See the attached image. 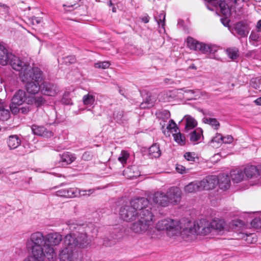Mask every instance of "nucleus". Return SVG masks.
I'll list each match as a JSON object with an SVG mask.
<instances>
[{
	"instance_id": "1",
	"label": "nucleus",
	"mask_w": 261,
	"mask_h": 261,
	"mask_svg": "<svg viewBox=\"0 0 261 261\" xmlns=\"http://www.w3.org/2000/svg\"><path fill=\"white\" fill-rule=\"evenodd\" d=\"M70 233L64 237L63 241L68 247L86 248L91 244V238L88 234L89 227L85 224L70 223Z\"/></svg>"
},
{
	"instance_id": "2",
	"label": "nucleus",
	"mask_w": 261,
	"mask_h": 261,
	"mask_svg": "<svg viewBox=\"0 0 261 261\" xmlns=\"http://www.w3.org/2000/svg\"><path fill=\"white\" fill-rule=\"evenodd\" d=\"M188 226L183 228L182 236L186 241H192L196 235L206 236L212 233L210 223L205 219L195 221L193 224L188 222Z\"/></svg>"
},
{
	"instance_id": "3",
	"label": "nucleus",
	"mask_w": 261,
	"mask_h": 261,
	"mask_svg": "<svg viewBox=\"0 0 261 261\" xmlns=\"http://www.w3.org/2000/svg\"><path fill=\"white\" fill-rule=\"evenodd\" d=\"M184 227L181 226V223L178 221L168 219L159 221L156 224V228L159 230H166L170 236L180 233Z\"/></svg>"
},
{
	"instance_id": "4",
	"label": "nucleus",
	"mask_w": 261,
	"mask_h": 261,
	"mask_svg": "<svg viewBox=\"0 0 261 261\" xmlns=\"http://www.w3.org/2000/svg\"><path fill=\"white\" fill-rule=\"evenodd\" d=\"M146 215L141 214L138 216V220L134 223L131 227L133 232L137 233H143L149 229L152 224V213L146 212Z\"/></svg>"
},
{
	"instance_id": "5",
	"label": "nucleus",
	"mask_w": 261,
	"mask_h": 261,
	"mask_svg": "<svg viewBox=\"0 0 261 261\" xmlns=\"http://www.w3.org/2000/svg\"><path fill=\"white\" fill-rule=\"evenodd\" d=\"M42 72L38 67H32L29 64L19 73L21 81L25 83L36 79H42Z\"/></svg>"
},
{
	"instance_id": "6",
	"label": "nucleus",
	"mask_w": 261,
	"mask_h": 261,
	"mask_svg": "<svg viewBox=\"0 0 261 261\" xmlns=\"http://www.w3.org/2000/svg\"><path fill=\"white\" fill-rule=\"evenodd\" d=\"M188 46L195 51H200L202 54H207L215 53L217 51L216 46L212 44H207L199 42L191 37H188L187 39Z\"/></svg>"
},
{
	"instance_id": "7",
	"label": "nucleus",
	"mask_w": 261,
	"mask_h": 261,
	"mask_svg": "<svg viewBox=\"0 0 261 261\" xmlns=\"http://www.w3.org/2000/svg\"><path fill=\"white\" fill-rule=\"evenodd\" d=\"M130 204L137 211L138 216H141V214L146 215L147 212L152 213L151 204L149 203L148 199L144 197L134 198L130 201Z\"/></svg>"
},
{
	"instance_id": "8",
	"label": "nucleus",
	"mask_w": 261,
	"mask_h": 261,
	"mask_svg": "<svg viewBox=\"0 0 261 261\" xmlns=\"http://www.w3.org/2000/svg\"><path fill=\"white\" fill-rule=\"evenodd\" d=\"M207 9L214 11L220 9L222 14L225 17H227L230 14V10L228 5L222 0H205Z\"/></svg>"
},
{
	"instance_id": "9",
	"label": "nucleus",
	"mask_w": 261,
	"mask_h": 261,
	"mask_svg": "<svg viewBox=\"0 0 261 261\" xmlns=\"http://www.w3.org/2000/svg\"><path fill=\"white\" fill-rule=\"evenodd\" d=\"M68 247L60 251V258L61 261H80L81 254L75 249Z\"/></svg>"
},
{
	"instance_id": "10",
	"label": "nucleus",
	"mask_w": 261,
	"mask_h": 261,
	"mask_svg": "<svg viewBox=\"0 0 261 261\" xmlns=\"http://www.w3.org/2000/svg\"><path fill=\"white\" fill-rule=\"evenodd\" d=\"M121 218L126 221H133L138 217V214L130 204L122 206L120 210Z\"/></svg>"
},
{
	"instance_id": "11",
	"label": "nucleus",
	"mask_w": 261,
	"mask_h": 261,
	"mask_svg": "<svg viewBox=\"0 0 261 261\" xmlns=\"http://www.w3.org/2000/svg\"><path fill=\"white\" fill-rule=\"evenodd\" d=\"M218 177L216 175H211L206 177L205 178L199 181L200 190H210L215 188L217 184Z\"/></svg>"
},
{
	"instance_id": "12",
	"label": "nucleus",
	"mask_w": 261,
	"mask_h": 261,
	"mask_svg": "<svg viewBox=\"0 0 261 261\" xmlns=\"http://www.w3.org/2000/svg\"><path fill=\"white\" fill-rule=\"evenodd\" d=\"M44 243H46L45 236H44L42 232L40 231H36L31 233L27 242V245L30 246L43 245Z\"/></svg>"
},
{
	"instance_id": "13",
	"label": "nucleus",
	"mask_w": 261,
	"mask_h": 261,
	"mask_svg": "<svg viewBox=\"0 0 261 261\" xmlns=\"http://www.w3.org/2000/svg\"><path fill=\"white\" fill-rule=\"evenodd\" d=\"M249 32V29L247 24L244 21H239L234 24L232 29V33L234 35L239 36L241 37H246Z\"/></svg>"
},
{
	"instance_id": "14",
	"label": "nucleus",
	"mask_w": 261,
	"mask_h": 261,
	"mask_svg": "<svg viewBox=\"0 0 261 261\" xmlns=\"http://www.w3.org/2000/svg\"><path fill=\"white\" fill-rule=\"evenodd\" d=\"M10 56L8 64H10L13 69L16 71L20 72L28 64L12 54Z\"/></svg>"
},
{
	"instance_id": "15",
	"label": "nucleus",
	"mask_w": 261,
	"mask_h": 261,
	"mask_svg": "<svg viewBox=\"0 0 261 261\" xmlns=\"http://www.w3.org/2000/svg\"><path fill=\"white\" fill-rule=\"evenodd\" d=\"M62 240V236L57 232H50L45 236V242L52 246L59 245Z\"/></svg>"
},
{
	"instance_id": "16",
	"label": "nucleus",
	"mask_w": 261,
	"mask_h": 261,
	"mask_svg": "<svg viewBox=\"0 0 261 261\" xmlns=\"http://www.w3.org/2000/svg\"><path fill=\"white\" fill-rule=\"evenodd\" d=\"M41 91L45 95L54 96L57 93L58 89L56 85L44 82L42 84Z\"/></svg>"
},
{
	"instance_id": "17",
	"label": "nucleus",
	"mask_w": 261,
	"mask_h": 261,
	"mask_svg": "<svg viewBox=\"0 0 261 261\" xmlns=\"http://www.w3.org/2000/svg\"><path fill=\"white\" fill-rule=\"evenodd\" d=\"M41 79H36L34 81L25 83V89L28 93L31 94H37L40 90L41 87L39 84Z\"/></svg>"
},
{
	"instance_id": "18",
	"label": "nucleus",
	"mask_w": 261,
	"mask_h": 261,
	"mask_svg": "<svg viewBox=\"0 0 261 261\" xmlns=\"http://www.w3.org/2000/svg\"><path fill=\"white\" fill-rule=\"evenodd\" d=\"M26 93L24 90H19L15 92L13 95L11 101L13 105H17L18 106L22 105L24 102L27 103Z\"/></svg>"
},
{
	"instance_id": "19",
	"label": "nucleus",
	"mask_w": 261,
	"mask_h": 261,
	"mask_svg": "<svg viewBox=\"0 0 261 261\" xmlns=\"http://www.w3.org/2000/svg\"><path fill=\"white\" fill-rule=\"evenodd\" d=\"M180 194L179 188L173 187L169 189L166 195L169 201H171V202L177 203L179 201Z\"/></svg>"
},
{
	"instance_id": "20",
	"label": "nucleus",
	"mask_w": 261,
	"mask_h": 261,
	"mask_svg": "<svg viewBox=\"0 0 261 261\" xmlns=\"http://www.w3.org/2000/svg\"><path fill=\"white\" fill-rule=\"evenodd\" d=\"M113 119L119 124L125 123L128 119L126 113L120 108H116L113 115Z\"/></svg>"
},
{
	"instance_id": "21",
	"label": "nucleus",
	"mask_w": 261,
	"mask_h": 261,
	"mask_svg": "<svg viewBox=\"0 0 261 261\" xmlns=\"http://www.w3.org/2000/svg\"><path fill=\"white\" fill-rule=\"evenodd\" d=\"M32 130L34 135L44 137L48 138L53 136L52 132L47 130L46 128L43 126L33 125L32 126Z\"/></svg>"
},
{
	"instance_id": "22",
	"label": "nucleus",
	"mask_w": 261,
	"mask_h": 261,
	"mask_svg": "<svg viewBox=\"0 0 261 261\" xmlns=\"http://www.w3.org/2000/svg\"><path fill=\"white\" fill-rule=\"evenodd\" d=\"M153 201L155 203L164 207L167 206L169 201L166 194L159 192L153 195Z\"/></svg>"
},
{
	"instance_id": "23",
	"label": "nucleus",
	"mask_w": 261,
	"mask_h": 261,
	"mask_svg": "<svg viewBox=\"0 0 261 261\" xmlns=\"http://www.w3.org/2000/svg\"><path fill=\"white\" fill-rule=\"evenodd\" d=\"M30 248L32 250L31 256L41 261L44 260L45 253L44 252L43 245L31 246Z\"/></svg>"
},
{
	"instance_id": "24",
	"label": "nucleus",
	"mask_w": 261,
	"mask_h": 261,
	"mask_svg": "<svg viewBox=\"0 0 261 261\" xmlns=\"http://www.w3.org/2000/svg\"><path fill=\"white\" fill-rule=\"evenodd\" d=\"M21 140L18 135H10L7 139V144L10 149H14L20 145Z\"/></svg>"
},
{
	"instance_id": "25",
	"label": "nucleus",
	"mask_w": 261,
	"mask_h": 261,
	"mask_svg": "<svg viewBox=\"0 0 261 261\" xmlns=\"http://www.w3.org/2000/svg\"><path fill=\"white\" fill-rule=\"evenodd\" d=\"M217 184L220 189L225 191L228 189L230 186V179L228 175L222 174L218 177Z\"/></svg>"
},
{
	"instance_id": "26",
	"label": "nucleus",
	"mask_w": 261,
	"mask_h": 261,
	"mask_svg": "<svg viewBox=\"0 0 261 261\" xmlns=\"http://www.w3.org/2000/svg\"><path fill=\"white\" fill-rule=\"evenodd\" d=\"M46 102V100L41 96L28 97L27 99V103L32 105L34 109L43 106Z\"/></svg>"
},
{
	"instance_id": "27",
	"label": "nucleus",
	"mask_w": 261,
	"mask_h": 261,
	"mask_svg": "<svg viewBox=\"0 0 261 261\" xmlns=\"http://www.w3.org/2000/svg\"><path fill=\"white\" fill-rule=\"evenodd\" d=\"M212 229V233L221 232L223 231L225 226V222L220 219H214L210 222Z\"/></svg>"
},
{
	"instance_id": "28",
	"label": "nucleus",
	"mask_w": 261,
	"mask_h": 261,
	"mask_svg": "<svg viewBox=\"0 0 261 261\" xmlns=\"http://www.w3.org/2000/svg\"><path fill=\"white\" fill-rule=\"evenodd\" d=\"M10 55H12V53L9 52L4 45L0 44V64L3 65H7Z\"/></svg>"
},
{
	"instance_id": "29",
	"label": "nucleus",
	"mask_w": 261,
	"mask_h": 261,
	"mask_svg": "<svg viewBox=\"0 0 261 261\" xmlns=\"http://www.w3.org/2000/svg\"><path fill=\"white\" fill-rule=\"evenodd\" d=\"M75 160L74 155L69 152H65L62 155H60V161L63 163V165H67L70 164Z\"/></svg>"
},
{
	"instance_id": "30",
	"label": "nucleus",
	"mask_w": 261,
	"mask_h": 261,
	"mask_svg": "<svg viewBox=\"0 0 261 261\" xmlns=\"http://www.w3.org/2000/svg\"><path fill=\"white\" fill-rule=\"evenodd\" d=\"M244 173L248 178L257 177L258 176V168L251 165L245 168Z\"/></svg>"
},
{
	"instance_id": "31",
	"label": "nucleus",
	"mask_w": 261,
	"mask_h": 261,
	"mask_svg": "<svg viewBox=\"0 0 261 261\" xmlns=\"http://www.w3.org/2000/svg\"><path fill=\"white\" fill-rule=\"evenodd\" d=\"M43 247L45 257L46 256L48 260H53L56 258V252L52 246L47 244L46 243H44Z\"/></svg>"
},
{
	"instance_id": "32",
	"label": "nucleus",
	"mask_w": 261,
	"mask_h": 261,
	"mask_svg": "<svg viewBox=\"0 0 261 261\" xmlns=\"http://www.w3.org/2000/svg\"><path fill=\"white\" fill-rule=\"evenodd\" d=\"M161 154V152L158 144H154L149 148L148 155L150 158H157L160 156Z\"/></svg>"
},
{
	"instance_id": "33",
	"label": "nucleus",
	"mask_w": 261,
	"mask_h": 261,
	"mask_svg": "<svg viewBox=\"0 0 261 261\" xmlns=\"http://www.w3.org/2000/svg\"><path fill=\"white\" fill-rule=\"evenodd\" d=\"M230 176L233 181L239 182L241 181L244 178V173L241 170H236L231 171Z\"/></svg>"
},
{
	"instance_id": "34",
	"label": "nucleus",
	"mask_w": 261,
	"mask_h": 261,
	"mask_svg": "<svg viewBox=\"0 0 261 261\" xmlns=\"http://www.w3.org/2000/svg\"><path fill=\"white\" fill-rule=\"evenodd\" d=\"M202 121L205 124L210 125L215 130H218L220 125V123L216 118L204 117Z\"/></svg>"
},
{
	"instance_id": "35",
	"label": "nucleus",
	"mask_w": 261,
	"mask_h": 261,
	"mask_svg": "<svg viewBox=\"0 0 261 261\" xmlns=\"http://www.w3.org/2000/svg\"><path fill=\"white\" fill-rule=\"evenodd\" d=\"M185 191L187 193H193L196 191H201L200 190V185L199 184V181L196 182H191L186 186H185Z\"/></svg>"
},
{
	"instance_id": "36",
	"label": "nucleus",
	"mask_w": 261,
	"mask_h": 261,
	"mask_svg": "<svg viewBox=\"0 0 261 261\" xmlns=\"http://www.w3.org/2000/svg\"><path fill=\"white\" fill-rule=\"evenodd\" d=\"M223 137L220 133H216L215 137H213L209 144L213 147H218L219 144L223 143Z\"/></svg>"
},
{
	"instance_id": "37",
	"label": "nucleus",
	"mask_w": 261,
	"mask_h": 261,
	"mask_svg": "<svg viewBox=\"0 0 261 261\" xmlns=\"http://www.w3.org/2000/svg\"><path fill=\"white\" fill-rule=\"evenodd\" d=\"M186 125L185 129L189 130L193 128L197 125V122L196 120L190 116H186Z\"/></svg>"
},
{
	"instance_id": "38",
	"label": "nucleus",
	"mask_w": 261,
	"mask_h": 261,
	"mask_svg": "<svg viewBox=\"0 0 261 261\" xmlns=\"http://www.w3.org/2000/svg\"><path fill=\"white\" fill-rule=\"evenodd\" d=\"M83 102L84 105L92 106L95 101V96L90 94L85 95L83 97Z\"/></svg>"
},
{
	"instance_id": "39",
	"label": "nucleus",
	"mask_w": 261,
	"mask_h": 261,
	"mask_svg": "<svg viewBox=\"0 0 261 261\" xmlns=\"http://www.w3.org/2000/svg\"><path fill=\"white\" fill-rule=\"evenodd\" d=\"M174 141L180 145H184L186 144V138L184 135L180 132L175 133L173 134Z\"/></svg>"
},
{
	"instance_id": "40",
	"label": "nucleus",
	"mask_w": 261,
	"mask_h": 261,
	"mask_svg": "<svg viewBox=\"0 0 261 261\" xmlns=\"http://www.w3.org/2000/svg\"><path fill=\"white\" fill-rule=\"evenodd\" d=\"M9 15V7L2 3H0V17L6 19Z\"/></svg>"
},
{
	"instance_id": "41",
	"label": "nucleus",
	"mask_w": 261,
	"mask_h": 261,
	"mask_svg": "<svg viewBox=\"0 0 261 261\" xmlns=\"http://www.w3.org/2000/svg\"><path fill=\"white\" fill-rule=\"evenodd\" d=\"M202 130L201 129H196L193 130L190 134V141L192 142L198 141L201 136Z\"/></svg>"
},
{
	"instance_id": "42",
	"label": "nucleus",
	"mask_w": 261,
	"mask_h": 261,
	"mask_svg": "<svg viewBox=\"0 0 261 261\" xmlns=\"http://www.w3.org/2000/svg\"><path fill=\"white\" fill-rule=\"evenodd\" d=\"M250 85L252 88L261 90V78L257 77L252 79L250 81Z\"/></svg>"
},
{
	"instance_id": "43",
	"label": "nucleus",
	"mask_w": 261,
	"mask_h": 261,
	"mask_svg": "<svg viewBox=\"0 0 261 261\" xmlns=\"http://www.w3.org/2000/svg\"><path fill=\"white\" fill-rule=\"evenodd\" d=\"M10 113L8 109L0 106V120L2 121L7 120L10 117Z\"/></svg>"
},
{
	"instance_id": "44",
	"label": "nucleus",
	"mask_w": 261,
	"mask_h": 261,
	"mask_svg": "<svg viewBox=\"0 0 261 261\" xmlns=\"http://www.w3.org/2000/svg\"><path fill=\"white\" fill-rule=\"evenodd\" d=\"M79 189L76 188H71L67 189V197L73 198L79 196Z\"/></svg>"
},
{
	"instance_id": "45",
	"label": "nucleus",
	"mask_w": 261,
	"mask_h": 261,
	"mask_svg": "<svg viewBox=\"0 0 261 261\" xmlns=\"http://www.w3.org/2000/svg\"><path fill=\"white\" fill-rule=\"evenodd\" d=\"M165 13L164 11H162L157 18L155 17L159 25H161L162 28H164L165 24Z\"/></svg>"
},
{
	"instance_id": "46",
	"label": "nucleus",
	"mask_w": 261,
	"mask_h": 261,
	"mask_svg": "<svg viewBox=\"0 0 261 261\" xmlns=\"http://www.w3.org/2000/svg\"><path fill=\"white\" fill-rule=\"evenodd\" d=\"M154 101L152 100L150 96L147 97L144 101L140 104V107L142 109L148 108L153 105Z\"/></svg>"
},
{
	"instance_id": "47",
	"label": "nucleus",
	"mask_w": 261,
	"mask_h": 261,
	"mask_svg": "<svg viewBox=\"0 0 261 261\" xmlns=\"http://www.w3.org/2000/svg\"><path fill=\"white\" fill-rule=\"evenodd\" d=\"M129 156V154L127 151L122 150L118 158V161L121 162L122 164H124L126 163V161Z\"/></svg>"
},
{
	"instance_id": "48",
	"label": "nucleus",
	"mask_w": 261,
	"mask_h": 261,
	"mask_svg": "<svg viewBox=\"0 0 261 261\" xmlns=\"http://www.w3.org/2000/svg\"><path fill=\"white\" fill-rule=\"evenodd\" d=\"M228 56L231 59L234 60L238 57V50L236 48H228L226 50Z\"/></svg>"
},
{
	"instance_id": "49",
	"label": "nucleus",
	"mask_w": 261,
	"mask_h": 261,
	"mask_svg": "<svg viewBox=\"0 0 261 261\" xmlns=\"http://www.w3.org/2000/svg\"><path fill=\"white\" fill-rule=\"evenodd\" d=\"M110 65V63L109 61H103V62H98L94 64V67L95 68H98L101 69H106L108 68Z\"/></svg>"
},
{
	"instance_id": "50",
	"label": "nucleus",
	"mask_w": 261,
	"mask_h": 261,
	"mask_svg": "<svg viewBox=\"0 0 261 261\" xmlns=\"http://www.w3.org/2000/svg\"><path fill=\"white\" fill-rule=\"evenodd\" d=\"M27 105L20 108V113L23 114H27L29 112L34 110L33 106L27 103Z\"/></svg>"
},
{
	"instance_id": "51",
	"label": "nucleus",
	"mask_w": 261,
	"mask_h": 261,
	"mask_svg": "<svg viewBox=\"0 0 261 261\" xmlns=\"http://www.w3.org/2000/svg\"><path fill=\"white\" fill-rule=\"evenodd\" d=\"M167 129L168 130L173 129L175 133L178 131V128L176 124L175 123L173 120L170 119L169 120V123L167 126Z\"/></svg>"
},
{
	"instance_id": "52",
	"label": "nucleus",
	"mask_w": 261,
	"mask_h": 261,
	"mask_svg": "<svg viewBox=\"0 0 261 261\" xmlns=\"http://www.w3.org/2000/svg\"><path fill=\"white\" fill-rule=\"evenodd\" d=\"M95 190L94 189H90L88 190H81L79 189V196H89L91 194H92Z\"/></svg>"
},
{
	"instance_id": "53",
	"label": "nucleus",
	"mask_w": 261,
	"mask_h": 261,
	"mask_svg": "<svg viewBox=\"0 0 261 261\" xmlns=\"http://www.w3.org/2000/svg\"><path fill=\"white\" fill-rule=\"evenodd\" d=\"M63 60L65 64H72L75 62L76 59L74 56H70L63 57Z\"/></svg>"
},
{
	"instance_id": "54",
	"label": "nucleus",
	"mask_w": 261,
	"mask_h": 261,
	"mask_svg": "<svg viewBox=\"0 0 261 261\" xmlns=\"http://www.w3.org/2000/svg\"><path fill=\"white\" fill-rule=\"evenodd\" d=\"M179 90L184 91L185 94H187V96H189L190 99H193L194 98L193 95L196 93L195 90L187 89L186 88L180 89Z\"/></svg>"
},
{
	"instance_id": "55",
	"label": "nucleus",
	"mask_w": 261,
	"mask_h": 261,
	"mask_svg": "<svg viewBox=\"0 0 261 261\" xmlns=\"http://www.w3.org/2000/svg\"><path fill=\"white\" fill-rule=\"evenodd\" d=\"M195 153L188 152L185 153L184 157L187 161L193 162L195 161Z\"/></svg>"
},
{
	"instance_id": "56",
	"label": "nucleus",
	"mask_w": 261,
	"mask_h": 261,
	"mask_svg": "<svg viewBox=\"0 0 261 261\" xmlns=\"http://www.w3.org/2000/svg\"><path fill=\"white\" fill-rule=\"evenodd\" d=\"M30 21L33 25L38 24L42 21V18L33 16L31 17Z\"/></svg>"
},
{
	"instance_id": "57",
	"label": "nucleus",
	"mask_w": 261,
	"mask_h": 261,
	"mask_svg": "<svg viewBox=\"0 0 261 261\" xmlns=\"http://www.w3.org/2000/svg\"><path fill=\"white\" fill-rule=\"evenodd\" d=\"M67 189H63L56 192V195L58 196L67 197Z\"/></svg>"
},
{
	"instance_id": "58",
	"label": "nucleus",
	"mask_w": 261,
	"mask_h": 261,
	"mask_svg": "<svg viewBox=\"0 0 261 261\" xmlns=\"http://www.w3.org/2000/svg\"><path fill=\"white\" fill-rule=\"evenodd\" d=\"M233 138L230 135L223 137V143L225 144H230L233 141Z\"/></svg>"
},
{
	"instance_id": "59",
	"label": "nucleus",
	"mask_w": 261,
	"mask_h": 261,
	"mask_svg": "<svg viewBox=\"0 0 261 261\" xmlns=\"http://www.w3.org/2000/svg\"><path fill=\"white\" fill-rule=\"evenodd\" d=\"M259 38V35L255 32H252L249 36V39L254 41H257Z\"/></svg>"
},
{
	"instance_id": "60",
	"label": "nucleus",
	"mask_w": 261,
	"mask_h": 261,
	"mask_svg": "<svg viewBox=\"0 0 261 261\" xmlns=\"http://www.w3.org/2000/svg\"><path fill=\"white\" fill-rule=\"evenodd\" d=\"M16 105H13L10 106V108L12 113L14 114H16L18 112H20V108H18L17 107L15 106Z\"/></svg>"
},
{
	"instance_id": "61",
	"label": "nucleus",
	"mask_w": 261,
	"mask_h": 261,
	"mask_svg": "<svg viewBox=\"0 0 261 261\" xmlns=\"http://www.w3.org/2000/svg\"><path fill=\"white\" fill-rule=\"evenodd\" d=\"M251 224L255 226V224H256V227L260 226L261 227V218H255L253 219L252 222Z\"/></svg>"
},
{
	"instance_id": "62",
	"label": "nucleus",
	"mask_w": 261,
	"mask_h": 261,
	"mask_svg": "<svg viewBox=\"0 0 261 261\" xmlns=\"http://www.w3.org/2000/svg\"><path fill=\"white\" fill-rule=\"evenodd\" d=\"M161 114L163 119H169L170 117V113L168 110H164L162 111Z\"/></svg>"
},
{
	"instance_id": "63",
	"label": "nucleus",
	"mask_w": 261,
	"mask_h": 261,
	"mask_svg": "<svg viewBox=\"0 0 261 261\" xmlns=\"http://www.w3.org/2000/svg\"><path fill=\"white\" fill-rule=\"evenodd\" d=\"M91 155L89 152H85L82 155V159L85 161H89L91 159Z\"/></svg>"
},
{
	"instance_id": "64",
	"label": "nucleus",
	"mask_w": 261,
	"mask_h": 261,
	"mask_svg": "<svg viewBox=\"0 0 261 261\" xmlns=\"http://www.w3.org/2000/svg\"><path fill=\"white\" fill-rule=\"evenodd\" d=\"M186 168L185 167H184L182 165H177L176 167V171L179 173H183V172L185 171Z\"/></svg>"
}]
</instances>
